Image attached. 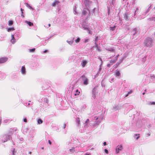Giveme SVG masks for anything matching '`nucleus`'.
<instances>
[{
  "instance_id": "f257e3e1",
  "label": "nucleus",
  "mask_w": 155,
  "mask_h": 155,
  "mask_svg": "<svg viewBox=\"0 0 155 155\" xmlns=\"http://www.w3.org/2000/svg\"><path fill=\"white\" fill-rule=\"evenodd\" d=\"M144 45L147 47H150L153 45V41L152 38H147L144 41Z\"/></svg>"
},
{
  "instance_id": "f03ea898",
  "label": "nucleus",
  "mask_w": 155,
  "mask_h": 155,
  "mask_svg": "<svg viewBox=\"0 0 155 155\" xmlns=\"http://www.w3.org/2000/svg\"><path fill=\"white\" fill-rule=\"evenodd\" d=\"M84 85H87L89 84V80L87 77L84 74L82 75L81 78Z\"/></svg>"
},
{
  "instance_id": "7ed1b4c3",
  "label": "nucleus",
  "mask_w": 155,
  "mask_h": 155,
  "mask_svg": "<svg viewBox=\"0 0 155 155\" xmlns=\"http://www.w3.org/2000/svg\"><path fill=\"white\" fill-rule=\"evenodd\" d=\"M82 27L85 30H87L88 34H92V32L90 30V28L88 27L87 25H84V24L82 25Z\"/></svg>"
},
{
  "instance_id": "20e7f679",
  "label": "nucleus",
  "mask_w": 155,
  "mask_h": 155,
  "mask_svg": "<svg viewBox=\"0 0 155 155\" xmlns=\"http://www.w3.org/2000/svg\"><path fill=\"white\" fill-rule=\"evenodd\" d=\"M87 14V18L90 17V11L88 9H87L84 8L83 9V11L82 12V15H86Z\"/></svg>"
},
{
  "instance_id": "39448f33",
  "label": "nucleus",
  "mask_w": 155,
  "mask_h": 155,
  "mask_svg": "<svg viewBox=\"0 0 155 155\" xmlns=\"http://www.w3.org/2000/svg\"><path fill=\"white\" fill-rule=\"evenodd\" d=\"M97 89L96 87H94L93 88L92 91V97L94 99L96 98V95L97 94Z\"/></svg>"
},
{
  "instance_id": "423d86ee",
  "label": "nucleus",
  "mask_w": 155,
  "mask_h": 155,
  "mask_svg": "<svg viewBox=\"0 0 155 155\" xmlns=\"http://www.w3.org/2000/svg\"><path fill=\"white\" fill-rule=\"evenodd\" d=\"M11 137L10 136V135H5L3 137V141L4 142L7 141L8 140H9Z\"/></svg>"
},
{
  "instance_id": "0eeeda50",
  "label": "nucleus",
  "mask_w": 155,
  "mask_h": 155,
  "mask_svg": "<svg viewBox=\"0 0 155 155\" xmlns=\"http://www.w3.org/2000/svg\"><path fill=\"white\" fill-rule=\"evenodd\" d=\"M84 5L86 7H89L91 4V2L89 0H83Z\"/></svg>"
},
{
  "instance_id": "6e6552de",
  "label": "nucleus",
  "mask_w": 155,
  "mask_h": 155,
  "mask_svg": "<svg viewBox=\"0 0 155 155\" xmlns=\"http://www.w3.org/2000/svg\"><path fill=\"white\" fill-rule=\"evenodd\" d=\"M123 148L122 145H120L117 146L116 149V153H119L120 151L122 150Z\"/></svg>"
},
{
  "instance_id": "1a4fd4ad",
  "label": "nucleus",
  "mask_w": 155,
  "mask_h": 155,
  "mask_svg": "<svg viewBox=\"0 0 155 155\" xmlns=\"http://www.w3.org/2000/svg\"><path fill=\"white\" fill-rule=\"evenodd\" d=\"M8 59V58L6 57L1 58H0V64L6 62Z\"/></svg>"
},
{
  "instance_id": "9d476101",
  "label": "nucleus",
  "mask_w": 155,
  "mask_h": 155,
  "mask_svg": "<svg viewBox=\"0 0 155 155\" xmlns=\"http://www.w3.org/2000/svg\"><path fill=\"white\" fill-rule=\"evenodd\" d=\"M106 50L107 51L111 52H114V48H111L110 47H107L106 48Z\"/></svg>"
},
{
  "instance_id": "9b49d317",
  "label": "nucleus",
  "mask_w": 155,
  "mask_h": 155,
  "mask_svg": "<svg viewBox=\"0 0 155 155\" xmlns=\"http://www.w3.org/2000/svg\"><path fill=\"white\" fill-rule=\"evenodd\" d=\"M87 61L86 60H83L81 63V65L83 68L85 67V65L87 64Z\"/></svg>"
},
{
  "instance_id": "f8f14e48",
  "label": "nucleus",
  "mask_w": 155,
  "mask_h": 155,
  "mask_svg": "<svg viewBox=\"0 0 155 155\" xmlns=\"http://www.w3.org/2000/svg\"><path fill=\"white\" fill-rule=\"evenodd\" d=\"M21 72L23 74H26V71L25 67L23 66L22 67L21 69Z\"/></svg>"
},
{
  "instance_id": "ddd939ff",
  "label": "nucleus",
  "mask_w": 155,
  "mask_h": 155,
  "mask_svg": "<svg viewBox=\"0 0 155 155\" xmlns=\"http://www.w3.org/2000/svg\"><path fill=\"white\" fill-rule=\"evenodd\" d=\"M114 75L116 77H119L118 78H120L119 77L120 75V73L119 71L116 70L115 72Z\"/></svg>"
},
{
  "instance_id": "4468645a",
  "label": "nucleus",
  "mask_w": 155,
  "mask_h": 155,
  "mask_svg": "<svg viewBox=\"0 0 155 155\" xmlns=\"http://www.w3.org/2000/svg\"><path fill=\"white\" fill-rule=\"evenodd\" d=\"M76 122L77 124V126L78 127H80V118L78 117H77L76 119Z\"/></svg>"
},
{
  "instance_id": "2eb2a0df",
  "label": "nucleus",
  "mask_w": 155,
  "mask_h": 155,
  "mask_svg": "<svg viewBox=\"0 0 155 155\" xmlns=\"http://www.w3.org/2000/svg\"><path fill=\"white\" fill-rule=\"evenodd\" d=\"M12 38L11 41L12 44H14L16 41V39L15 38L14 35H12Z\"/></svg>"
},
{
  "instance_id": "dca6fc26",
  "label": "nucleus",
  "mask_w": 155,
  "mask_h": 155,
  "mask_svg": "<svg viewBox=\"0 0 155 155\" xmlns=\"http://www.w3.org/2000/svg\"><path fill=\"white\" fill-rule=\"evenodd\" d=\"M59 2L58 1L55 0L54 2L52 3V5L54 7L56 5H58Z\"/></svg>"
},
{
  "instance_id": "f3484780",
  "label": "nucleus",
  "mask_w": 155,
  "mask_h": 155,
  "mask_svg": "<svg viewBox=\"0 0 155 155\" xmlns=\"http://www.w3.org/2000/svg\"><path fill=\"white\" fill-rule=\"evenodd\" d=\"M95 118L96 120H98V121H96V124L97 125L99 124L101 122L102 120V119H99L98 117H95Z\"/></svg>"
},
{
  "instance_id": "a211bd4d",
  "label": "nucleus",
  "mask_w": 155,
  "mask_h": 155,
  "mask_svg": "<svg viewBox=\"0 0 155 155\" xmlns=\"http://www.w3.org/2000/svg\"><path fill=\"white\" fill-rule=\"evenodd\" d=\"M124 18L126 21H128L129 20L130 18L128 16V14H125L124 16Z\"/></svg>"
},
{
  "instance_id": "6ab92c4d",
  "label": "nucleus",
  "mask_w": 155,
  "mask_h": 155,
  "mask_svg": "<svg viewBox=\"0 0 155 155\" xmlns=\"http://www.w3.org/2000/svg\"><path fill=\"white\" fill-rule=\"evenodd\" d=\"M117 60V57H115L114 59L111 60L110 61V63L113 64Z\"/></svg>"
},
{
  "instance_id": "aec40b11",
  "label": "nucleus",
  "mask_w": 155,
  "mask_h": 155,
  "mask_svg": "<svg viewBox=\"0 0 155 155\" xmlns=\"http://www.w3.org/2000/svg\"><path fill=\"white\" fill-rule=\"evenodd\" d=\"M25 22L30 26H32L33 25V23L30 21H26Z\"/></svg>"
},
{
  "instance_id": "412c9836",
  "label": "nucleus",
  "mask_w": 155,
  "mask_h": 155,
  "mask_svg": "<svg viewBox=\"0 0 155 155\" xmlns=\"http://www.w3.org/2000/svg\"><path fill=\"white\" fill-rule=\"evenodd\" d=\"M69 151L71 153H74L75 152V148L72 147L71 149H70Z\"/></svg>"
},
{
  "instance_id": "4be33fe9",
  "label": "nucleus",
  "mask_w": 155,
  "mask_h": 155,
  "mask_svg": "<svg viewBox=\"0 0 155 155\" xmlns=\"http://www.w3.org/2000/svg\"><path fill=\"white\" fill-rule=\"evenodd\" d=\"M95 47L97 48V49L99 51H101V50L100 49L99 47L98 46L97 44V42H95Z\"/></svg>"
},
{
  "instance_id": "5701e85b",
  "label": "nucleus",
  "mask_w": 155,
  "mask_h": 155,
  "mask_svg": "<svg viewBox=\"0 0 155 155\" xmlns=\"http://www.w3.org/2000/svg\"><path fill=\"white\" fill-rule=\"evenodd\" d=\"M116 26H114L113 27H110V29L111 31H114L115 30L116 28Z\"/></svg>"
},
{
  "instance_id": "b1692460",
  "label": "nucleus",
  "mask_w": 155,
  "mask_h": 155,
  "mask_svg": "<svg viewBox=\"0 0 155 155\" xmlns=\"http://www.w3.org/2000/svg\"><path fill=\"white\" fill-rule=\"evenodd\" d=\"M14 30H15V29L13 27L11 28H9L8 29V32H10L11 31H13Z\"/></svg>"
},
{
  "instance_id": "393cba45",
  "label": "nucleus",
  "mask_w": 155,
  "mask_h": 155,
  "mask_svg": "<svg viewBox=\"0 0 155 155\" xmlns=\"http://www.w3.org/2000/svg\"><path fill=\"white\" fill-rule=\"evenodd\" d=\"M42 122L43 121L41 119H39L38 120V123L39 124H41Z\"/></svg>"
},
{
  "instance_id": "a878e982",
  "label": "nucleus",
  "mask_w": 155,
  "mask_h": 155,
  "mask_svg": "<svg viewBox=\"0 0 155 155\" xmlns=\"http://www.w3.org/2000/svg\"><path fill=\"white\" fill-rule=\"evenodd\" d=\"M148 20L150 21H155V17H152L148 19Z\"/></svg>"
},
{
  "instance_id": "bb28decb",
  "label": "nucleus",
  "mask_w": 155,
  "mask_h": 155,
  "mask_svg": "<svg viewBox=\"0 0 155 155\" xmlns=\"http://www.w3.org/2000/svg\"><path fill=\"white\" fill-rule=\"evenodd\" d=\"M134 137L136 140H137L139 138L140 136L139 134H135L134 135Z\"/></svg>"
},
{
  "instance_id": "cd10ccee",
  "label": "nucleus",
  "mask_w": 155,
  "mask_h": 155,
  "mask_svg": "<svg viewBox=\"0 0 155 155\" xmlns=\"http://www.w3.org/2000/svg\"><path fill=\"white\" fill-rule=\"evenodd\" d=\"M67 42L70 45H71L73 43L74 41H73V40H72L71 41H67Z\"/></svg>"
},
{
  "instance_id": "c85d7f7f",
  "label": "nucleus",
  "mask_w": 155,
  "mask_h": 155,
  "mask_svg": "<svg viewBox=\"0 0 155 155\" xmlns=\"http://www.w3.org/2000/svg\"><path fill=\"white\" fill-rule=\"evenodd\" d=\"M35 48H33L31 49H29V51L30 52H32L35 51Z\"/></svg>"
},
{
  "instance_id": "c756f323",
  "label": "nucleus",
  "mask_w": 155,
  "mask_h": 155,
  "mask_svg": "<svg viewBox=\"0 0 155 155\" xmlns=\"http://www.w3.org/2000/svg\"><path fill=\"white\" fill-rule=\"evenodd\" d=\"M13 24V21H8V25L9 26L12 25Z\"/></svg>"
},
{
  "instance_id": "7c9ffc66",
  "label": "nucleus",
  "mask_w": 155,
  "mask_h": 155,
  "mask_svg": "<svg viewBox=\"0 0 155 155\" xmlns=\"http://www.w3.org/2000/svg\"><path fill=\"white\" fill-rule=\"evenodd\" d=\"M80 93V92L78 91V90H77L76 91V93L74 94L75 96H76L77 95H79V94Z\"/></svg>"
},
{
  "instance_id": "2f4dec72",
  "label": "nucleus",
  "mask_w": 155,
  "mask_h": 155,
  "mask_svg": "<svg viewBox=\"0 0 155 155\" xmlns=\"http://www.w3.org/2000/svg\"><path fill=\"white\" fill-rule=\"evenodd\" d=\"M80 38H78L77 39H76L75 40V42L76 43H78L80 41Z\"/></svg>"
},
{
  "instance_id": "473e14b6",
  "label": "nucleus",
  "mask_w": 155,
  "mask_h": 155,
  "mask_svg": "<svg viewBox=\"0 0 155 155\" xmlns=\"http://www.w3.org/2000/svg\"><path fill=\"white\" fill-rule=\"evenodd\" d=\"M150 77L151 79H153L155 78V75L154 74L150 75Z\"/></svg>"
},
{
  "instance_id": "72a5a7b5",
  "label": "nucleus",
  "mask_w": 155,
  "mask_h": 155,
  "mask_svg": "<svg viewBox=\"0 0 155 155\" xmlns=\"http://www.w3.org/2000/svg\"><path fill=\"white\" fill-rule=\"evenodd\" d=\"M138 10H139V9L137 8L136 10L135 11L134 16H135V14L138 13Z\"/></svg>"
},
{
  "instance_id": "f704fd0d",
  "label": "nucleus",
  "mask_w": 155,
  "mask_h": 155,
  "mask_svg": "<svg viewBox=\"0 0 155 155\" xmlns=\"http://www.w3.org/2000/svg\"><path fill=\"white\" fill-rule=\"evenodd\" d=\"M146 57L145 56H144V57L143 58L142 61L143 63H144L145 62V61H146Z\"/></svg>"
},
{
  "instance_id": "c9c22d12",
  "label": "nucleus",
  "mask_w": 155,
  "mask_h": 155,
  "mask_svg": "<svg viewBox=\"0 0 155 155\" xmlns=\"http://www.w3.org/2000/svg\"><path fill=\"white\" fill-rule=\"evenodd\" d=\"M88 123H85V122L84 123V127L85 128H87L88 127Z\"/></svg>"
},
{
  "instance_id": "e433bc0d",
  "label": "nucleus",
  "mask_w": 155,
  "mask_h": 155,
  "mask_svg": "<svg viewBox=\"0 0 155 155\" xmlns=\"http://www.w3.org/2000/svg\"><path fill=\"white\" fill-rule=\"evenodd\" d=\"M113 108L114 110H117L119 109V107L118 106H117L116 107H114Z\"/></svg>"
},
{
  "instance_id": "4c0bfd02",
  "label": "nucleus",
  "mask_w": 155,
  "mask_h": 155,
  "mask_svg": "<svg viewBox=\"0 0 155 155\" xmlns=\"http://www.w3.org/2000/svg\"><path fill=\"white\" fill-rule=\"evenodd\" d=\"M137 28H135L133 30V31L134 32V35L136 33H137Z\"/></svg>"
},
{
  "instance_id": "58836bf2",
  "label": "nucleus",
  "mask_w": 155,
  "mask_h": 155,
  "mask_svg": "<svg viewBox=\"0 0 155 155\" xmlns=\"http://www.w3.org/2000/svg\"><path fill=\"white\" fill-rule=\"evenodd\" d=\"M102 68H101V65L100 66V68H99V71L98 72V73L100 74L101 73V70Z\"/></svg>"
},
{
  "instance_id": "ea45409f",
  "label": "nucleus",
  "mask_w": 155,
  "mask_h": 155,
  "mask_svg": "<svg viewBox=\"0 0 155 155\" xmlns=\"http://www.w3.org/2000/svg\"><path fill=\"white\" fill-rule=\"evenodd\" d=\"M89 41V39H85L84 40V43H86L88 42Z\"/></svg>"
},
{
  "instance_id": "a19ab883",
  "label": "nucleus",
  "mask_w": 155,
  "mask_h": 155,
  "mask_svg": "<svg viewBox=\"0 0 155 155\" xmlns=\"http://www.w3.org/2000/svg\"><path fill=\"white\" fill-rule=\"evenodd\" d=\"M26 6L30 9H32V7L28 4H26Z\"/></svg>"
},
{
  "instance_id": "79ce46f5",
  "label": "nucleus",
  "mask_w": 155,
  "mask_h": 155,
  "mask_svg": "<svg viewBox=\"0 0 155 155\" xmlns=\"http://www.w3.org/2000/svg\"><path fill=\"white\" fill-rule=\"evenodd\" d=\"M122 61V60H121L120 62H117V64H116V65L117 66Z\"/></svg>"
},
{
  "instance_id": "37998d69",
  "label": "nucleus",
  "mask_w": 155,
  "mask_h": 155,
  "mask_svg": "<svg viewBox=\"0 0 155 155\" xmlns=\"http://www.w3.org/2000/svg\"><path fill=\"white\" fill-rule=\"evenodd\" d=\"M21 13H22V14L21 15L23 16V17H24V15H22L23 13V10L22 8H21Z\"/></svg>"
},
{
  "instance_id": "c03bdc74",
  "label": "nucleus",
  "mask_w": 155,
  "mask_h": 155,
  "mask_svg": "<svg viewBox=\"0 0 155 155\" xmlns=\"http://www.w3.org/2000/svg\"><path fill=\"white\" fill-rule=\"evenodd\" d=\"M104 151H105V152L106 153H108V150L106 149H105L104 150Z\"/></svg>"
},
{
  "instance_id": "a18cd8bd",
  "label": "nucleus",
  "mask_w": 155,
  "mask_h": 155,
  "mask_svg": "<svg viewBox=\"0 0 155 155\" xmlns=\"http://www.w3.org/2000/svg\"><path fill=\"white\" fill-rule=\"evenodd\" d=\"M89 120L88 119H87L86 121H85V123H88L89 122Z\"/></svg>"
},
{
  "instance_id": "49530a36",
  "label": "nucleus",
  "mask_w": 155,
  "mask_h": 155,
  "mask_svg": "<svg viewBox=\"0 0 155 155\" xmlns=\"http://www.w3.org/2000/svg\"><path fill=\"white\" fill-rule=\"evenodd\" d=\"M23 120L24 122H27V120L26 118L24 119Z\"/></svg>"
},
{
  "instance_id": "de8ad7c7",
  "label": "nucleus",
  "mask_w": 155,
  "mask_h": 155,
  "mask_svg": "<svg viewBox=\"0 0 155 155\" xmlns=\"http://www.w3.org/2000/svg\"><path fill=\"white\" fill-rule=\"evenodd\" d=\"M103 144L104 146H105L107 145V143L105 142H104L103 143Z\"/></svg>"
},
{
  "instance_id": "09e8293b",
  "label": "nucleus",
  "mask_w": 155,
  "mask_h": 155,
  "mask_svg": "<svg viewBox=\"0 0 155 155\" xmlns=\"http://www.w3.org/2000/svg\"><path fill=\"white\" fill-rule=\"evenodd\" d=\"M99 73H98L96 74L94 76L95 77V78H96V77H97L98 76V74Z\"/></svg>"
},
{
  "instance_id": "8fccbe9b",
  "label": "nucleus",
  "mask_w": 155,
  "mask_h": 155,
  "mask_svg": "<svg viewBox=\"0 0 155 155\" xmlns=\"http://www.w3.org/2000/svg\"><path fill=\"white\" fill-rule=\"evenodd\" d=\"M99 73H98L96 74L94 76L95 77V78H96V77H97L98 76V74Z\"/></svg>"
},
{
  "instance_id": "3c124183",
  "label": "nucleus",
  "mask_w": 155,
  "mask_h": 155,
  "mask_svg": "<svg viewBox=\"0 0 155 155\" xmlns=\"http://www.w3.org/2000/svg\"><path fill=\"white\" fill-rule=\"evenodd\" d=\"M74 13L75 14H76L77 13V12L76 11V9H74Z\"/></svg>"
},
{
  "instance_id": "603ef678",
  "label": "nucleus",
  "mask_w": 155,
  "mask_h": 155,
  "mask_svg": "<svg viewBox=\"0 0 155 155\" xmlns=\"http://www.w3.org/2000/svg\"><path fill=\"white\" fill-rule=\"evenodd\" d=\"M91 153H86L85 154V155H91Z\"/></svg>"
},
{
  "instance_id": "864d4df0",
  "label": "nucleus",
  "mask_w": 155,
  "mask_h": 155,
  "mask_svg": "<svg viewBox=\"0 0 155 155\" xmlns=\"http://www.w3.org/2000/svg\"><path fill=\"white\" fill-rule=\"evenodd\" d=\"M97 38H98V37L97 36L96 37L95 39V42H97Z\"/></svg>"
},
{
  "instance_id": "5fc2aeb1",
  "label": "nucleus",
  "mask_w": 155,
  "mask_h": 155,
  "mask_svg": "<svg viewBox=\"0 0 155 155\" xmlns=\"http://www.w3.org/2000/svg\"><path fill=\"white\" fill-rule=\"evenodd\" d=\"M132 91H130L129 92H128V94H131L132 93Z\"/></svg>"
},
{
  "instance_id": "6e6d98bb",
  "label": "nucleus",
  "mask_w": 155,
  "mask_h": 155,
  "mask_svg": "<svg viewBox=\"0 0 155 155\" xmlns=\"http://www.w3.org/2000/svg\"><path fill=\"white\" fill-rule=\"evenodd\" d=\"M14 150H15V149H14V150H13V151H12V155H14Z\"/></svg>"
},
{
  "instance_id": "4d7b16f0",
  "label": "nucleus",
  "mask_w": 155,
  "mask_h": 155,
  "mask_svg": "<svg viewBox=\"0 0 155 155\" xmlns=\"http://www.w3.org/2000/svg\"><path fill=\"white\" fill-rule=\"evenodd\" d=\"M48 143H49L50 144H51V141H50V140H49L48 141Z\"/></svg>"
},
{
  "instance_id": "13d9d810",
  "label": "nucleus",
  "mask_w": 155,
  "mask_h": 155,
  "mask_svg": "<svg viewBox=\"0 0 155 155\" xmlns=\"http://www.w3.org/2000/svg\"><path fill=\"white\" fill-rule=\"evenodd\" d=\"M129 94H128V93L125 95V97H127Z\"/></svg>"
},
{
  "instance_id": "bf43d9fd",
  "label": "nucleus",
  "mask_w": 155,
  "mask_h": 155,
  "mask_svg": "<svg viewBox=\"0 0 155 155\" xmlns=\"http://www.w3.org/2000/svg\"><path fill=\"white\" fill-rule=\"evenodd\" d=\"M65 127H66V124H64V129Z\"/></svg>"
},
{
  "instance_id": "052dcab7",
  "label": "nucleus",
  "mask_w": 155,
  "mask_h": 155,
  "mask_svg": "<svg viewBox=\"0 0 155 155\" xmlns=\"http://www.w3.org/2000/svg\"><path fill=\"white\" fill-rule=\"evenodd\" d=\"M155 104V103L154 102H153L151 104Z\"/></svg>"
},
{
  "instance_id": "680f3d73",
  "label": "nucleus",
  "mask_w": 155,
  "mask_h": 155,
  "mask_svg": "<svg viewBox=\"0 0 155 155\" xmlns=\"http://www.w3.org/2000/svg\"><path fill=\"white\" fill-rule=\"evenodd\" d=\"M47 51V50H45L44 51V53H45Z\"/></svg>"
},
{
  "instance_id": "e2e57ef3",
  "label": "nucleus",
  "mask_w": 155,
  "mask_h": 155,
  "mask_svg": "<svg viewBox=\"0 0 155 155\" xmlns=\"http://www.w3.org/2000/svg\"><path fill=\"white\" fill-rule=\"evenodd\" d=\"M48 25L49 26V27H50V26H51V24H49Z\"/></svg>"
},
{
  "instance_id": "0e129e2a",
  "label": "nucleus",
  "mask_w": 155,
  "mask_h": 155,
  "mask_svg": "<svg viewBox=\"0 0 155 155\" xmlns=\"http://www.w3.org/2000/svg\"><path fill=\"white\" fill-rule=\"evenodd\" d=\"M110 65V64H108L107 65V66H109Z\"/></svg>"
},
{
  "instance_id": "69168bd1",
  "label": "nucleus",
  "mask_w": 155,
  "mask_h": 155,
  "mask_svg": "<svg viewBox=\"0 0 155 155\" xmlns=\"http://www.w3.org/2000/svg\"><path fill=\"white\" fill-rule=\"evenodd\" d=\"M29 154H31V152H29Z\"/></svg>"
},
{
  "instance_id": "338daca9",
  "label": "nucleus",
  "mask_w": 155,
  "mask_h": 155,
  "mask_svg": "<svg viewBox=\"0 0 155 155\" xmlns=\"http://www.w3.org/2000/svg\"><path fill=\"white\" fill-rule=\"evenodd\" d=\"M119 56V55L118 54L117 56L116 57H117V58L118 57V56Z\"/></svg>"
},
{
  "instance_id": "774afa93",
  "label": "nucleus",
  "mask_w": 155,
  "mask_h": 155,
  "mask_svg": "<svg viewBox=\"0 0 155 155\" xmlns=\"http://www.w3.org/2000/svg\"><path fill=\"white\" fill-rule=\"evenodd\" d=\"M95 8H94V9H93V11L94 12V10H95Z\"/></svg>"
}]
</instances>
